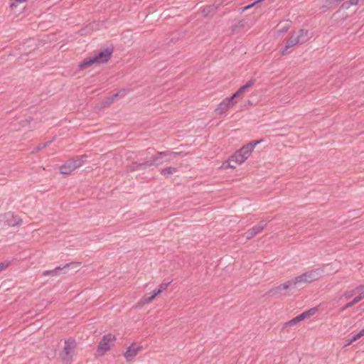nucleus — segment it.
Wrapping results in <instances>:
<instances>
[{
  "mask_svg": "<svg viewBox=\"0 0 364 364\" xmlns=\"http://www.w3.org/2000/svg\"><path fill=\"white\" fill-rule=\"evenodd\" d=\"M261 141H262V139L252 141L244 145L239 150L236 151L228 160V166L231 168H235V165H230L231 162H235L236 164H242L250 156L255 146L259 144Z\"/></svg>",
  "mask_w": 364,
  "mask_h": 364,
  "instance_id": "f257e3e1",
  "label": "nucleus"
},
{
  "mask_svg": "<svg viewBox=\"0 0 364 364\" xmlns=\"http://www.w3.org/2000/svg\"><path fill=\"white\" fill-rule=\"evenodd\" d=\"M179 154L171 151H157L150 160L142 162V164H137V166L146 168L149 166L161 165L173 160Z\"/></svg>",
  "mask_w": 364,
  "mask_h": 364,
  "instance_id": "f03ea898",
  "label": "nucleus"
},
{
  "mask_svg": "<svg viewBox=\"0 0 364 364\" xmlns=\"http://www.w3.org/2000/svg\"><path fill=\"white\" fill-rule=\"evenodd\" d=\"M117 340L116 335L108 333L104 335L100 339L96 349L97 356H103L110 350L112 346Z\"/></svg>",
  "mask_w": 364,
  "mask_h": 364,
  "instance_id": "7ed1b4c3",
  "label": "nucleus"
},
{
  "mask_svg": "<svg viewBox=\"0 0 364 364\" xmlns=\"http://www.w3.org/2000/svg\"><path fill=\"white\" fill-rule=\"evenodd\" d=\"M75 347L74 339L69 338L65 341L64 347L59 354V358L63 364H71Z\"/></svg>",
  "mask_w": 364,
  "mask_h": 364,
  "instance_id": "20e7f679",
  "label": "nucleus"
},
{
  "mask_svg": "<svg viewBox=\"0 0 364 364\" xmlns=\"http://www.w3.org/2000/svg\"><path fill=\"white\" fill-rule=\"evenodd\" d=\"M81 263L77 262H72L67 263L63 267L58 266L54 269L46 270L43 273H58L61 270L71 271L75 273L78 272L80 270Z\"/></svg>",
  "mask_w": 364,
  "mask_h": 364,
  "instance_id": "39448f33",
  "label": "nucleus"
},
{
  "mask_svg": "<svg viewBox=\"0 0 364 364\" xmlns=\"http://www.w3.org/2000/svg\"><path fill=\"white\" fill-rule=\"evenodd\" d=\"M142 349L143 347L141 345L136 343H132L127 348L124 353V357L127 361H132L142 350Z\"/></svg>",
  "mask_w": 364,
  "mask_h": 364,
  "instance_id": "423d86ee",
  "label": "nucleus"
},
{
  "mask_svg": "<svg viewBox=\"0 0 364 364\" xmlns=\"http://www.w3.org/2000/svg\"><path fill=\"white\" fill-rule=\"evenodd\" d=\"M113 53L112 48H105L95 53L92 58L97 64H104L109 61Z\"/></svg>",
  "mask_w": 364,
  "mask_h": 364,
  "instance_id": "0eeeda50",
  "label": "nucleus"
},
{
  "mask_svg": "<svg viewBox=\"0 0 364 364\" xmlns=\"http://www.w3.org/2000/svg\"><path fill=\"white\" fill-rule=\"evenodd\" d=\"M0 220L4 222L8 226H16L21 223V219L14 214L12 212H8L0 215Z\"/></svg>",
  "mask_w": 364,
  "mask_h": 364,
  "instance_id": "6e6552de",
  "label": "nucleus"
},
{
  "mask_svg": "<svg viewBox=\"0 0 364 364\" xmlns=\"http://www.w3.org/2000/svg\"><path fill=\"white\" fill-rule=\"evenodd\" d=\"M237 103V101H232L230 97L225 98L215 109V112L217 114H223L225 113L230 107H232Z\"/></svg>",
  "mask_w": 364,
  "mask_h": 364,
  "instance_id": "1a4fd4ad",
  "label": "nucleus"
},
{
  "mask_svg": "<svg viewBox=\"0 0 364 364\" xmlns=\"http://www.w3.org/2000/svg\"><path fill=\"white\" fill-rule=\"evenodd\" d=\"M311 275L312 274H299L298 277H296L294 279L296 287H301L304 284L310 283L315 280L316 279L313 278Z\"/></svg>",
  "mask_w": 364,
  "mask_h": 364,
  "instance_id": "9d476101",
  "label": "nucleus"
},
{
  "mask_svg": "<svg viewBox=\"0 0 364 364\" xmlns=\"http://www.w3.org/2000/svg\"><path fill=\"white\" fill-rule=\"evenodd\" d=\"M76 169V166L73 161L70 159L65 161V163L60 167V172L62 174H70Z\"/></svg>",
  "mask_w": 364,
  "mask_h": 364,
  "instance_id": "9b49d317",
  "label": "nucleus"
},
{
  "mask_svg": "<svg viewBox=\"0 0 364 364\" xmlns=\"http://www.w3.org/2000/svg\"><path fill=\"white\" fill-rule=\"evenodd\" d=\"M272 220V218H267L266 219L262 220L259 221V223L253 226L251 230L253 231V232L257 235V234L260 233L264 228L267 226V223Z\"/></svg>",
  "mask_w": 364,
  "mask_h": 364,
  "instance_id": "f8f14e48",
  "label": "nucleus"
},
{
  "mask_svg": "<svg viewBox=\"0 0 364 364\" xmlns=\"http://www.w3.org/2000/svg\"><path fill=\"white\" fill-rule=\"evenodd\" d=\"M296 44H299L298 43V41H296L295 39V38H294L293 36H291V38H289L286 42H285V45H284V47L281 50V54L282 55H286L287 54V50L289 49L290 48L294 46Z\"/></svg>",
  "mask_w": 364,
  "mask_h": 364,
  "instance_id": "ddd939ff",
  "label": "nucleus"
},
{
  "mask_svg": "<svg viewBox=\"0 0 364 364\" xmlns=\"http://www.w3.org/2000/svg\"><path fill=\"white\" fill-rule=\"evenodd\" d=\"M299 44H303L309 40V31L306 29H300L299 35L295 38Z\"/></svg>",
  "mask_w": 364,
  "mask_h": 364,
  "instance_id": "4468645a",
  "label": "nucleus"
},
{
  "mask_svg": "<svg viewBox=\"0 0 364 364\" xmlns=\"http://www.w3.org/2000/svg\"><path fill=\"white\" fill-rule=\"evenodd\" d=\"M96 63L92 58V56H89L85 58L82 62H80L78 65L79 70H84L87 68L90 67L93 64Z\"/></svg>",
  "mask_w": 364,
  "mask_h": 364,
  "instance_id": "2eb2a0df",
  "label": "nucleus"
},
{
  "mask_svg": "<svg viewBox=\"0 0 364 364\" xmlns=\"http://www.w3.org/2000/svg\"><path fill=\"white\" fill-rule=\"evenodd\" d=\"M316 309H311L310 310L304 311L302 314H299V316H296L295 317L296 320L298 322H300V321H303L304 319L314 315L316 313Z\"/></svg>",
  "mask_w": 364,
  "mask_h": 364,
  "instance_id": "dca6fc26",
  "label": "nucleus"
},
{
  "mask_svg": "<svg viewBox=\"0 0 364 364\" xmlns=\"http://www.w3.org/2000/svg\"><path fill=\"white\" fill-rule=\"evenodd\" d=\"M87 159V156L85 154L80 155V156H76L72 159H70L71 161H74L75 165L76 166V168L81 166L84 162Z\"/></svg>",
  "mask_w": 364,
  "mask_h": 364,
  "instance_id": "f3484780",
  "label": "nucleus"
},
{
  "mask_svg": "<svg viewBox=\"0 0 364 364\" xmlns=\"http://www.w3.org/2000/svg\"><path fill=\"white\" fill-rule=\"evenodd\" d=\"M159 294H156V290L154 289L151 293V295L149 296V295H146L145 296H144L141 301H139V304L141 305H144V304H147L149 303H150L151 301H152L155 297L158 295Z\"/></svg>",
  "mask_w": 364,
  "mask_h": 364,
  "instance_id": "a211bd4d",
  "label": "nucleus"
},
{
  "mask_svg": "<svg viewBox=\"0 0 364 364\" xmlns=\"http://www.w3.org/2000/svg\"><path fill=\"white\" fill-rule=\"evenodd\" d=\"M364 336V328L361 329L358 333L353 336L350 339L347 341V343L346 344V346H350L354 342L359 340L361 337Z\"/></svg>",
  "mask_w": 364,
  "mask_h": 364,
  "instance_id": "6ab92c4d",
  "label": "nucleus"
},
{
  "mask_svg": "<svg viewBox=\"0 0 364 364\" xmlns=\"http://www.w3.org/2000/svg\"><path fill=\"white\" fill-rule=\"evenodd\" d=\"M176 171H177V168L176 167L168 166V167L162 168L160 172H161V174L163 175L164 177L168 178L169 176L172 175L173 173H176Z\"/></svg>",
  "mask_w": 364,
  "mask_h": 364,
  "instance_id": "aec40b11",
  "label": "nucleus"
},
{
  "mask_svg": "<svg viewBox=\"0 0 364 364\" xmlns=\"http://www.w3.org/2000/svg\"><path fill=\"white\" fill-rule=\"evenodd\" d=\"M296 287L295 282L294 280L287 281L282 284H280L278 287V290H284L288 289H292Z\"/></svg>",
  "mask_w": 364,
  "mask_h": 364,
  "instance_id": "412c9836",
  "label": "nucleus"
},
{
  "mask_svg": "<svg viewBox=\"0 0 364 364\" xmlns=\"http://www.w3.org/2000/svg\"><path fill=\"white\" fill-rule=\"evenodd\" d=\"M216 9V7L214 5L206 6L202 10V14L204 16H208L210 14L213 13Z\"/></svg>",
  "mask_w": 364,
  "mask_h": 364,
  "instance_id": "4be33fe9",
  "label": "nucleus"
},
{
  "mask_svg": "<svg viewBox=\"0 0 364 364\" xmlns=\"http://www.w3.org/2000/svg\"><path fill=\"white\" fill-rule=\"evenodd\" d=\"M332 270H333L332 269V265L330 264H327L326 265H323L321 269L318 268V269H316L311 270V271L308 272L307 273L312 274V273H316L317 271L329 272V271H332Z\"/></svg>",
  "mask_w": 364,
  "mask_h": 364,
  "instance_id": "5701e85b",
  "label": "nucleus"
},
{
  "mask_svg": "<svg viewBox=\"0 0 364 364\" xmlns=\"http://www.w3.org/2000/svg\"><path fill=\"white\" fill-rule=\"evenodd\" d=\"M170 283H171V281L166 282V283H162L157 289H155L156 291V294H159L162 291H165L167 289V287Z\"/></svg>",
  "mask_w": 364,
  "mask_h": 364,
  "instance_id": "b1692460",
  "label": "nucleus"
},
{
  "mask_svg": "<svg viewBox=\"0 0 364 364\" xmlns=\"http://www.w3.org/2000/svg\"><path fill=\"white\" fill-rule=\"evenodd\" d=\"M137 164H139V163L138 162H133L132 166H127V171L132 172V171H135L139 170V169H144L143 167L138 166Z\"/></svg>",
  "mask_w": 364,
  "mask_h": 364,
  "instance_id": "393cba45",
  "label": "nucleus"
},
{
  "mask_svg": "<svg viewBox=\"0 0 364 364\" xmlns=\"http://www.w3.org/2000/svg\"><path fill=\"white\" fill-rule=\"evenodd\" d=\"M264 0H257L245 6H243L240 9H241V12H243L249 9H251L252 8L253 6H256L257 4H258L259 3H261Z\"/></svg>",
  "mask_w": 364,
  "mask_h": 364,
  "instance_id": "a878e982",
  "label": "nucleus"
},
{
  "mask_svg": "<svg viewBox=\"0 0 364 364\" xmlns=\"http://www.w3.org/2000/svg\"><path fill=\"white\" fill-rule=\"evenodd\" d=\"M256 80L254 78H251L249 81H247L244 85L241 87L244 92L247 90V88L252 87L255 85Z\"/></svg>",
  "mask_w": 364,
  "mask_h": 364,
  "instance_id": "bb28decb",
  "label": "nucleus"
},
{
  "mask_svg": "<svg viewBox=\"0 0 364 364\" xmlns=\"http://www.w3.org/2000/svg\"><path fill=\"white\" fill-rule=\"evenodd\" d=\"M256 80L254 78H251L249 81H247L244 85L241 87L244 92L247 90V88L252 87L255 85Z\"/></svg>",
  "mask_w": 364,
  "mask_h": 364,
  "instance_id": "cd10ccee",
  "label": "nucleus"
},
{
  "mask_svg": "<svg viewBox=\"0 0 364 364\" xmlns=\"http://www.w3.org/2000/svg\"><path fill=\"white\" fill-rule=\"evenodd\" d=\"M128 92H129V90L128 89H122L119 92H117L115 94H114L113 95H114V97H115V99H116L117 97H124Z\"/></svg>",
  "mask_w": 364,
  "mask_h": 364,
  "instance_id": "c85d7f7f",
  "label": "nucleus"
},
{
  "mask_svg": "<svg viewBox=\"0 0 364 364\" xmlns=\"http://www.w3.org/2000/svg\"><path fill=\"white\" fill-rule=\"evenodd\" d=\"M343 0H326L325 6L333 7L337 6V4Z\"/></svg>",
  "mask_w": 364,
  "mask_h": 364,
  "instance_id": "c756f323",
  "label": "nucleus"
},
{
  "mask_svg": "<svg viewBox=\"0 0 364 364\" xmlns=\"http://www.w3.org/2000/svg\"><path fill=\"white\" fill-rule=\"evenodd\" d=\"M245 92L240 87L237 91H236L232 95H231L230 97L232 98V101H236L235 99L237 97H239L240 95H242Z\"/></svg>",
  "mask_w": 364,
  "mask_h": 364,
  "instance_id": "7c9ffc66",
  "label": "nucleus"
},
{
  "mask_svg": "<svg viewBox=\"0 0 364 364\" xmlns=\"http://www.w3.org/2000/svg\"><path fill=\"white\" fill-rule=\"evenodd\" d=\"M53 141V140H50V141H48L47 142L40 144L38 146H37L35 148V150L36 151L41 150V149H44L46 147H47L48 146H49Z\"/></svg>",
  "mask_w": 364,
  "mask_h": 364,
  "instance_id": "2f4dec72",
  "label": "nucleus"
},
{
  "mask_svg": "<svg viewBox=\"0 0 364 364\" xmlns=\"http://www.w3.org/2000/svg\"><path fill=\"white\" fill-rule=\"evenodd\" d=\"M28 0H12V2L10 4V7L11 9H14L16 8L19 3L26 2Z\"/></svg>",
  "mask_w": 364,
  "mask_h": 364,
  "instance_id": "473e14b6",
  "label": "nucleus"
},
{
  "mask_svg": "<svg viewBox=\"0 0 364 364\" xmlns=\"http://www.w3.org/2000/svg\"><path fill=\"white\" fill-rule=\"evenodd\" d=\"M245 237L247 240H250L253 238L256 235L253 232V231L250 229H249L245 233Z\"/></svg>",
  "mask_w": 364,
  "mask_h": 364,
  "instance_id": "72a5a7b5",
  "label": "nucleus"
},
{
  "mask_svg": "<svg viewBox=\"0 0 364 364\" xmlns=\"http://www.w3.org/2000/svg\"><path fill=\"white\" fill-rule=\"evenodd\" d=\"M363 297H364V295H363V296H357V297H355V298L353 300V301H352L351 303H350V304H348L347 305V306H351L352 305H353V304H355L358 303V301H360Z\"/></svg>",
  "mask_w": 364,
  "mask_h": 364,
  "instance_id": "f704fd0d",
  "label": "nucleus"
},
{
  "mask_svg": "<svg viewBox=\"0 0 364 364\" xmlns=\"http://www.w3.org/2000/svg\"><path fill=\"white\" fill-rule=\"evenodd\" d=\"M10 264L11 262L9 261L0 262V272L4 269L6 267H9Z\"/></svg>",
  "mask_w": 364,
  "mask_h": 364,
  "instance_id": "c9c22d12",
  "label": "nucleus"
},
{
  "mask_svg": "<svg viewBox=\"0 0 364 364\" xmlns=\"http://www.w3.org/2000/svg\"><path fill=\"white\" fill-rule=\"evenodd\" d=\"M115 100V97H114V95H112L110 97H108L105 100V104L110 105L113 102V101Z\"/></svg>",
  "mask_w": 364,
  "mask_h": 364,
  "instance_id": "e433bc0d",
  "label": "nucleus"
},
{
  "mask_svg": "<svg viewBox=\"0 0 364 364\" xmlns=\"http://www.w3.org/2000/svg\"><path fill=\"white\" fill-rule=\"evenodd\" d=\"M297 323H299V322L296 320V318H294L293 319H291V320L289 321L288 322H287L285 323V325L287 326H292L296 324Z\"/></svg>",
  "mask_w": 364,
  "mask_h": 364,
  "instance_id": "4c0bfd02",
  "label": "nucleus"
},
{
  "mask_svg": "<svg viewBox=\"0 0 364 364\" xmlns=\"http://www.w3.org/2000/svg\"><path fill=\"white\" fill-rule=\"evenodd\" d=\"M350 6V4H348V1H346L344 3H343L340 9H348Z\"/></svg>",
  "mask_w": 364,
  "mask_h": 364,
  "instance_id": "58836bf2",
  "label": "nucleus"
},
{
  "mask_svg": "<svg viewBox=\"0 0 364 364\" xmlns=\"http://www.w3.org/2000/svg\"><path fill=\"white\" fill-rule=\"evenodd\" d=\"M360 0H348L347 1H348V4H350V6H352V5H357L358 4Z\"/></svg>",
  "mask_w": 364,
  "mask_h": 364,
  "instance_id": "ea45409f",
  "label": "nucleus"
},
{
  "mask_svg": "<svg viewBox=\"0 0 364 364\" xmlns=\"http://www.w3.org/2000/svg\"><path fill=\"white\" fill-rule=\"evenodd\" d=\"M33 120V117H29L28 118L26 119L24 121L22 122V124L24 126L26 124L29 123Z\"/></svg>",
  "mask_w": 364,
  "mask_h": 364,
  "instance_id": "a19ab883",
  "label": "nucleus"
}]
</instances>
